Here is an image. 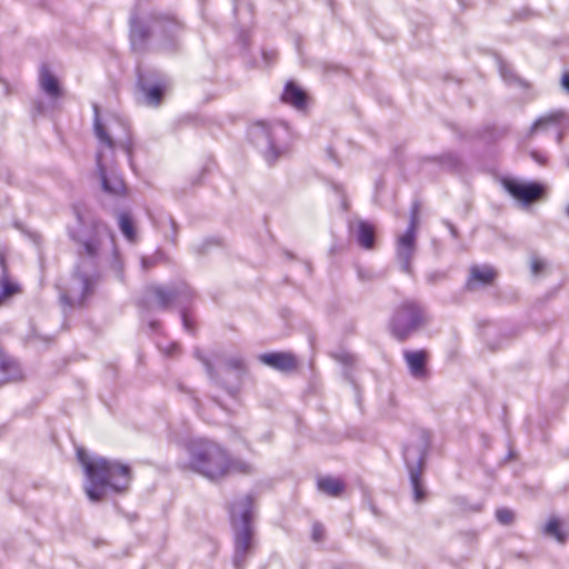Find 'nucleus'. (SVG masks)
Segmentation results:
<instances>
[{"instance_id":"nucleus-54","label":"nucleus","mask_w":569,"mask_h":569,"mask_svg":"<svg viewBox=\"0 0 569 569\" xmlns=\"http://www.w3.org/2000/svg\"><path fill=\"white\" fill-rule=\"evenodd\" d=\"M568 217H569V206L567 207V210H566Z\"/></svg>"},{"instance_id":"nucleus-49","label":"nucleus","mask_w":569,"mask_h":569,"mask_svg":"<svg viewBox=\"0 0 569 569\" xmlns=\"http://www.w3.org/2000/svg\"><path fill=\"white\" fill-rule=\"evenodd\" d=\"M556 140L560 144L562 141V132L560 130L557 131Z\"/></svg>"},{"instance_id":"nucleus-46","label":"nucleus","mask_w":569,"mask_h":569,"mask_svg":"<svg viewBox=\"0 0 569 569\" xmlns=\"http://www.w3.org/2000/svg\"><path fill=\"white\" fill-rule=\"evenodd\" d=\"M276 54L274 51H262V57L267 62L274 60Z\"/></svg>"},{"instance_id":"nucleus-42","label":"nucleus","mask_w":569,"mask_h":569,"mask_svg":"<svg viewBox=\"0 0 569 569\" xmlns=\"http://www.w3.org/2000/svg\"><path fill=\"white\" fill-rule=\"evenodd\" d=\"M443 224L448 228L452 238L457 239L459 237V231L457 227L449 220H443Z\"/></svg>"},{"instance_id":"nucleus-3","label":"nucleus","mask_w":569,"mask_h":569,"mask_svg":"<svg viewBox=\"0 0 569 569\" xmlns=\"http://www.w3.org/2000/svg\"><path fill=\"white\" fill-rule=\"evenodd\" d=\"M77 459L87 477L83 488L90 501H101L108 490L123 493L129 489L132 480V471L129 465L100 456L91 458L86 449L81 447L77 448Z\"/></svg>"},{"instance_id":"nucleus-20","label":"nucleus","mask_w":569,"mask_h":569,"mask_svg":"<svg viewBox=\"0 0 569 569\" xmlns=\"http://www.w3.org/2000/svg\"><path fill=\"white\" fill-rule=\"evenodd\" d=\"M22 378L19 362L0 346V386Z\"/></svg>"},{"instance_id":"nucleus-5","label":"nucleus","mask_w":569,"mask_h":569,"mask_svg":"<svg viewBox=\"0 0 569 569\" xmlns=\"http://www.w3.org/2000/svg\"><path fill=\"white\" fill-rule=\"evenodd\" d=\"M229 516L233 533L232 565L234 569H244L256 548L253 497L247 495L234 501L230 506Z\"/></svg>"},{"instance_id":"nucleus-23","label":"nucleus","mask_w":569,"mask_h":569,"mask_svg":"<svg viewBox=\"0 0 569 569\" xmlns=\"http://www.w3.org/2000/svg\"><path fill=\"white\" fill-rule=\"evenodd\" d=\"M0 303L20 291V286L9 278L6 258L0 253Z\"/></svg>"},{"instance_id":"nucleus-25","label":"nucleus","mask_w":569,"mask_h":569,"mask_svg":"<svg viewBox=\"0 0 569 569\" xmlns=\"http://www.w3.org/2000/svg\"><path fill=\"white\" fill-rule=\"evenodd\" d=\"M357 241L366 250L373 249L376 243L375 226L366 220H360L357 229Z\"/></svg>"},{"instance_id":"nucleus-21","label":"nucleus","mask_w":569,"mask_h":569,"mask_svg":"<svg viewBox=\"0 0 569 569\" xmlns=\"http://www.w3.org/2000/svg\"><path fill=\"white\" fill-rule=\"evenodd\" d=\"M281 101L297 110H303L308 103L307 92L295 81L290 80L284 84Z\"/></svg>"},{"instance_id":"nucleus-36","label":"nucleus","mask_w":569,"mask_h":569,"mask_svg":"<svg viewBox=\"0 0 569 569\" xmlns=\"http://www.w3.org/2000/svg\"><path fill=\"white\" fill-rule=\"evenodd\" d=\"M447 279V272L441 270L430 271L426 276V280L429 284L433 286L440 283Z\"/></svg>"},{"instance_id":"nucleus-39","label":"nucleus","mask_w":569,"mask_h":569,"mask_svg":"<svg viewBox=\"0 0 569 569\" xmlns=\"http://www.w3.org/2000/svg\"><path fill=\"white\" fill-rule=\"evenodd\" d=\"M332 188L333 190L337 192V193H340L341 194V208L343 211H347L349 209V203L346 199V196H345V190L342 188V186L340 184H337V183H333L332 184Z\"/></svg>"},{"instance_id":"nucleus-50","label":"nucleus","mask_w":569,"mask_h":569,"mask_svg":"<svg viewBox=\"0 0 569 569\" xmlns=\"http://www.w3.org/2000/svg\"><path fill=\"white\" fill-rule=\"evenodd\" d=\"M212 401L220 408L224 409L222 402L217 397H212Z\"/></svg>"},{"instance_id":"nucleus-52","label":"nucleus","mask_w":569,"mask_h":569,"mask_svg":"<svg viewBox=\"0 0 569 569\" xmlns=\"http://www.w3.org/2000/svg\"><path fill=\"white\" fill-rule=\"evenodd\" d=\"M371 510H372V512H373L375 515H378V510H377V508H376L375 506H372V507H371Z\"/></svg>"},{"instance_id":"nucleus-41","label":"nucleus","mask_w":569,"mask_h":569,"mask_svg":"<svg viewBox=\"0 0 569 569\" xmlns=\"http://www.w3.org/2000/svg\"><path fill=\"white\" fill-rule=\"evenodd\" d=\"M212 244H217V242L212 239L204 240L201 244H199L196 249V252L198 254H204L208 250V248Z\"/></svg>"},{"instance_id":"nucleus-26","label":"nucleus","mask_w":569,"mask_h":569,"mask_svg":"<svg viewBox=\"0 0 569 569\" xmlns=\"http://www.w3.org/2000/svg\"><path fill=\"white\" fill-rule=\"evenodd\" d=\"M565 118V112L561 110L552 111L539 117L531 126V133L537 130H547L549 128H558Z\"/></svg>"},{"instance_id":"nucleus-11","label":"nucleus","mask_w":569,"mask_h":569,"mask_svg":"<svg viewBox=\"0 0 569 569\" xmlns=\"http://www.w3.org/2000/svg\"><path fill=\"white\" fill-rule=\"evenodd\" d=\"M136 87L141 94L143 103L149 107L161 104L168 88V78L161 71L151 68L137 67Z\"/></svg>"},{"instance_id":"nucleus-31","label":"nucleus","mask_w":569,"mask_h":569,"mask_svg":"<svg viewBox=\"0 0 569 569\" xmlns=\"http://www.w3.org/2000/svg\"><path fill=\"white\" fill-rule=\"evenodd\" d=\"M542 532L551 538H555L559 543H566L568 533L562 530L561 521L557 517H551L545 525Z\"/></svg>"},{"instance_id":"nucleus-16","label":"nucleus","mask_w":569,"mask_h":569,"mask_svg":"<svg viewBox=\"0 0 569 569\" xmlns=\"http://www.w3.org/2000/svg\"><path fill=\"white\" fill-rule=\"evenodd\" d=\"M495 60L499 70V74L503 82L512 88H517L523 93L528 94L529 99H532L533 96L530 94L531 83L526 79L521 78L515 69L508 63L501 56L495 54Z\"/></svg>"},{"instance_id":"nucleus-33","label":"nucleus","mask_w":569,"mask_h":569,"mask_svg":"<svg viewBox=\"0 0 569 569\" xmlns=\"http://www.w3.org/2000/svg\"><path fill=\"white\" fill-rule=\"evenodd\" d=\"M496 333H499L501 335V331L493 325H488L485 329H483V337H485V340H486V343L487 346L491 349V350H496L500 347V343L499 342H493L491 341V337Z\"/></svg>"},{"instance_id":"nucleus-7","label":"nucleus","mask_w":569,"mask_h":569,"mask_svg":"<svg viewBox=\"0 0 569 569\" xmlns=\"http://www.w3.org/2000/svg\"><path fill=\"white\" fill-rule=\"evenodd\" d=\"M289 136L288 124L281 121L274 123L259 121L248 131L250 142L269 164H273L286 152Z\"/></svg>"},{"instance_id":"nucleus-9","label":"nucleus","mask_w":569,"mask_h":569,"mask_svg":"<svg viewBox=\"0 0 569 569\" xmlns=\"http://www.w3.org/2000/svg\"><path fill=\"white\" fill-rule=\"evenodd\" d=\"M427 322L423 307L415 300L402 301L389 320V331L399 342L406 341Z\"/></svg>"},{"instance_id":"nucleus-35","label":"nucleus","mask_w":569,"mask_h":569,"mask_svg":"<svg viewBox=\"0 0 569 569\" xmlns=\"http://www.w3.org/2000/svg\"><path fill=\"white\" fill-rule=\"evenodd\" d=\"M459 506L465 511L470 512H480L483 507V502L477 501V502H470L467 498H460L459 499Z\"/></svg>"},{"instance_id":"nucleus-55","label":"nucleus","mask_w":569,"mask_h":569,"mask_svg":"<svg viewBox=\"0 0 569 569\" xmlns=\"http://www.w3.org/2000/svg\"><path fill=\"white\" fill-rule=\"evenodd\" d=\"M568 166H569V160H568Z\"/></svg>"},{"instance_id":"nucleus-56","label":"nucleus","mask_w":569,"mask_h":569,"mask_svg":"<svg viewBox=\"0 0 569 569\" xmlns=\"http://www.w3.org/2000/svg\"><path fill=\"white\" fill-rule=\"evenodd\" d=\"M568 456H569V450H568Z\"/></svg>"},{"instance_id":"nucleus-38","label":"nucleus","mask_w":569,"mask_h":569,"mask_svg":"<svg viewBox=\"0 0 569 569\" xmlns=\"http://www.w3.org/2000/svg\"><path fill=\"white\" fill-rule=\"evenodd\" d=\"M52 340H53V337H51V336H42V335L38 333L36 330H33L32 333L29 336V341L31 343L32 342H37V341H42L44 343H50Z\"/></svg>"},{"instance_id":"nucleus-17","label":"nucleus","mask_w":569,"mask_h":569,"mask_svg":"<svg viewBox=\"0 0 569 569\" xmlns=\"http://www.w3.org/2000/svg\"><path fill=\"white\" fill-rule=\"evenodd\" d=\"M403 359L412 378L416 380H426L429 377V353L427 350H405Z\"/></svg>"},{"instance_id":"nucleus-28","label":"nucleus","mask_w":569,"mask_h":569,"mask_svg":"<svg viewBox=\"0 0 569 569\" xmlns=\"http://www.w3.org/2000/svg\"><path fill=\"white\" fill-rule=\"evenodd\" d=\"M118 226L122 236L131 243L137 241V229L134 220L130 212L120 211L118 213Z\"/></svg>"},{"instance_id":"nucleus-53","label":"nucleus","mask_w":569,"mask_h":569,"mask_svg":"<svg viewBox=\"0 0 569 569\" xmlns=\"http://www.w3.org/2000/svg\"><path fill=\"white\" fill-rule=\"evenodd\" d=\"M307 270H308V272H311V266H310V263H307Z\"/></svg>"},{"instance_id":"nucleus-12","label":"nucleus","mask_w":569,"mask_h":569,"mask_svg":"<svg viewBox=\"0 0 569 569\" xmlns=\"http://www.w3.org/2000/svg\"><path fill=\"white\" fill-rule=\"evenodd\" d=\"M419 202H412L410 207V219L406 231L397 240V259L402 272L412 274L411 260L416 252L417 227L419 222Z\"/></svg>"},{"instance_id":"nucleus-1","label":"nucleus","mask_w":569,"mask_h":569,"mask_svg":"<svg viewBox=\"0 0 569 569\" xmlns=\"http://www.w3.org/2000/svg\"><path fill=\"white\" fill-rule=\"evenodd\" d=\"M76 224L67 227L69 239L77 246L78 262L68 289L60 292V302L68 309L83 307L94 291L104 248L111 250L110 268L122 277V262L113 231L99 218L86 219L81 209L72 208Z\"/></svg>"},{"instance_id":"nucleus-45","label":"nucleus","mask_w":569,"mask_h":569,"mask_svg":"<svg viewBox=\"0 0 569 569\" xmlns=\"http://www.w3.org/2000/svg\"><path fill=\"white\" fill-rule=\"evenodd\" d=\"M561 86L565 91L569 93V72H566L561 77Z\"/></svg>"},{"instance_id":"nucleus-37","label":"nucleus","mask_w":569,"mask_h":569,"mask_svg":"<svg viewBox=\"0 0 569 569\" xmlns=\"http://www.w3.org/2000/svg\"><path fill=\"white\" fill-rule=\"evenodd\" d=\"M326 531L322 523L316 521L312 523L311 528V539L315 542H321L325 539Z\"/></svg>"},{"instance_id":"nucleus-13","label":"nucleus","mask_w":569,"mask_h":569,"mask_svg":"<svg viewBox=\"0 0 569 569\" xmlns=\"http://www.w3.org/2000/svg\"><path fill=\"white\" fill-rule=\"evenodd\" d=\"M502 186L511 197L525 206L540 198L545 191L543 186L537 181L522 182L515 178H503Z\"/></svg>"},{"instance_id":"nucleus-4","label":"nucleus","mask_w":569,"mask_h":569,"mask_svg":"<svg viewBox=\"0 0 569 569\" xmlns=\"http://www.w3.org/2000/svg\"><path fill=\"white\" fill-rule=\"evenodd\" d=\"M193 297V290L184 281L169 284H152L144 289L137 305L142 319H148L149 312L154 308L167 311L173 306L178 307L183 329L190 335H194L197 330L196 323L188 310Z\"/></svg>"},{"instance_id":"nucleus-43","label":"nucleus","mask_w":569,"mask_h":569,"mask_svg":"<svg viewBox=\"0 0 569 569\" xmlns=\"http://www.w3.org/2000/svg\"><path fill=\"white\" fill-rule=\"evenodd\" d=\"M326 152H327V156H328V157H329L333 162H336L338 166H340L339 160H338V157H337V153H336V151L333 150V148H332V147H328V148L326 149Z\"/></svg>"},{"instance_id":"nucleus-30","label":"nucleus","mask_w":569,"mask_h":569,"mask_svg":"<svg viewBox=\"0 0 569 569\" xmlns=\"http://www.w3.org/2000/svg\"><path fill=\"white\" fill-rule=\"evenodd\" d=\"M153 224L159 228L163 229L167 224L170 227L171 232L167 233L166 237L172 242L177 243L178 239V232H179V224L177 221L172 218V216L168 213H161L159 218L151 217Z\"/></svg>"},{"instance_id":"nucleus-10","label":"nucleus","mask_w":569,"mask_h":569,"mask_svg":"<svg viewBox=\"0 0 569 569\" xmlns=\"http://www.w3.org/2000/svg\"><path fill=\"white\" fill-rule=\"evenodd\" d=\"M149 21L157 31L156 49L163 53H174L180 49L181 36L184 30L182 21L173 12L153 10Z\"/></svg>"},{"instance_id":"nucleus-2","label":"nucleus","mask_w":569,"mask_h":569,"mask_svg":"<svg viewBox=\"0 0 569 569\" xmlns=\"http://www.w3.org/2000/svg\"><path fill=\"white\" fill-rule=\"evenodd\" d=\"M190 469L211 482H220L232 473L251 475L254 466L243 459L232 457L218 442L199 438L188 445Z\"/></svg>"},{"instance_id":"nucleus-48","label":"nucleus","mask_w":569,"mask_h":569,"mask_svg":"<svg viewBox=\"0 0 569 569\" xmlns=\"http://www.w3.org/2000/svg\"><path fill=\"white\" fill-rule=\"evenodd\" d=\"M122 147H123L128 158L131 159V156H132V143H131V141H128L126 143H123Z\"/></svg>"},{"instance_id":"nucleus-8","label":"nucleus","mask_w":569,"mask_h":569,"mask_svg":"<svg viewBox=\"0 0 569 569\" xmlns=\"http://www.w3.org/2000/svg\"><path fill=\"white\" fill-rule=\"evenodd\" d=\"M431 447V435L426 429L418 431L417 440L403 446L402 458L408 470L413 499L421 502L426 498V489L421 478L426 466L429 449Z\"/></svg>"},{"instance_id":"nucleus-18","label":"nucleus","mask_w":569,"mask_h":569,"mask_svg":"<svg viewBox=\"0 0 569 569\" xmlns=\"http://www.w3.org/2000/svg\"><path fill=\"white\" fill-rule=\"evenodd\" d=\"M258 360L280 372H291L297 369L298 361L295 355L283 351L260 353Z\"/></svg>"},{"instance_id":"nucleus-6","label":"nucleus","mask_w":569,"mask_h":569,"mask_svg":"<svg viewBox=\"0 0 569 569\" xmlns=\"http://www.w3.org/2000/svg\"><path fill=\"white\" fill-rule=\"evenodd\" d=\"M193 356L207 372L208 378L217 387L223 389L231 398H236L241 389L247 365L241 356H226L223 352H213L212 359L220 366L218 370L201 349L196 348Z\"/></svg>"},{"instance_id":"nucleus-40","label":"nucleus","mask_w":569,"mask_h":569,"mask_svg":"<svg viewBox=\"0 0 569 569\" xmlns=\"http://www.w3.org/2000/svg\"><path fill=\"white\" fill-rule=\"evenodd\" d=\"M357 274L359 280L369 281L373 278L372 272L370 270L363 269L361 267L357 268Z\"/></svg>"},{"instance_id":"nucleus-51","label":"nucleus","mask_w":569,"mask_h":569,"mask_svg":"<svg viewBox=\"0 0 569 569\" xmlns=\"http://www.w3.org/2000/svg\"><path fill=\"white\" fill-rule=\"evenodd\" d=\"M513 455H515V453H513V451H512V450H510V451L508 452L507 457L505 458V460H510V459H512V458H513Z\"/></svg>"},{"instance_id":"nucleus-24","label":"nucleus","mask_w":569,"mask_h":569,"mask_svg":"<svg viewBox=\"0 0 569 569\" xmlns=\"http://www.w3.org/2000/svg\"><path fill=\"white\" fill-rule=\"evenodd\" d=\"M425 161H430L438 163L442 170L450 171V172H457L460 171L462 168V162L460 157L451 151L443 152L439 156L435 157H428L425 159Z\"/></svg>"},{"instance_id":"nucleus-22","label":"nucleus","mask_w":569,"mask_h":569,"mask_svg":"<svg viewBox=\"0 0 569 569\" xmlns=\"http://www.w3.org/2000/svg\"><path fill=\"white\" fill-rule=\"evenodd\" d=\"M39 84L42 91L50 98L57 99L62 94L58 78L49 70L44 63H42L40 67Z\"/></svg>"},{"instance_id":"nucleus-27","label":"nucleus","mask_w":569,"mask_h":569,"mask_svg":"<svg viewBox=\"0 0 569 569\" xmlns=\"http://www.w3.org/2000/svg\"><path fill=\"white\" fill-rule=\"evenodd\" d=\"M93 109V131L99 142L108 147L109 149H114V141L111 136L107 132L103 123L100 119V109L97 103L92 104Z\"/></svg>"},{"instance_id":"nucleus-34","label":"nucleus","mask_w":569,"mask_h":569,"mask_svg":"<svg viewBox=\"0 0 569 569\" xmlns=\"http://www.w3.org/2000/svg\"><path fill=\"white\" fill-rule=\"evenodd\" d=\"M546 268V261L538 256L530 258V271L533 276H539Z\"/></svg>"},{"instance_id":"nucleus-19","label":"nucleus","mask_w":569,"mask_h":569,"mask_svg":"<svg viewBox=\"0 0 569 569\" xmlns=\"http://www.w3.org/2000/svg\"><path fill=\"white\" fill-rule=\"evenodd\" d=\"M497 277V272L490 266H471L465 289L475 291L480 287L490 286Z\"/></svg>"},{"instance_id":"nucleus-29","label":"nucleus","mask_w":569,"mask_h":569,"mask_svg":"<svg viewBox=\"0 0 569 569\" xmlns=\"http://www.w3.org/2000/svg\"><path fill=\"white\" fill-rule=\"evenodd\" d=\"M317 487L319 491L330 497H339L346 488L343 481L330 476L319 478L317 481Z\"/></svg>"},{"instance_id":"nucleus-15","label":"nucleus","mask_w":569,"mask_h":569,"mask_svg":"<svg viewBox=\"0 0 569 569\" xmlns=\"http://www.w3.org/2000/svg\"><path fill=\"white\" fill-rule=\"evenodd\" d=\"M150 37V27L140 20L138 12L133 10L129 19V39L131 49L136 52L144 50Z\"/></svg>"},{"instance_id":"nucleus-44","label":"nucleus","mask_w":569,"mask_h":569,"mask_svg":"<svg viewBox=\"0 0 569 569\" xmlns=\"http://www.w3.org/2000/svg\"><path fill=\"white\" fill-rule=\"evenodd\" d=\"M148 327L152 332H157L160 329V322L156 319H149Z\"/></svg>"},{"instance_id":"nucleus-47","label":"nucleus","mask_w":569,"mask_h":569,"mask_svg":"<svg viewBox=\"0 0 569 569\" xmlns=\"http://www.w3.org/2000/svg\"><path fill=\"white\" fill-rule=\"evenodd\" d=\"M141 266L144 270H148L153 266V261L147 257L141 258Z\"/></svg>"},{"instance_id":"nucleus-14","label":"nucleus","mask_w":569,"mask_h":569,"mask_svg":"<svg viewBox=\"0 0 569 569\" xmlns=\"http://www.w3.org/2000/svg\"><path fill=\"white\" fill-rule=\"evenodd\" d=\"M96 164L103 192L111 197L124 196L126 184L123 179L116 171H108L104 168L102 163V153L100 151L96 154Z\"/></svg>"},{"instance_id":"nucleus-32","label":"nucleus","mask_w":569,"mask_h":569,"mask_svg":"<svg viewBox=\"0 0 569 569\" xmlns=\"http://www.w3.org/2000/svg\"><path fill=\"white\" fill-rule=\"evenodd\" d=\"M516 519V513L512 509L501 507L496 510V520L502 526H510Z\"/></svg>"}]
</instances>
